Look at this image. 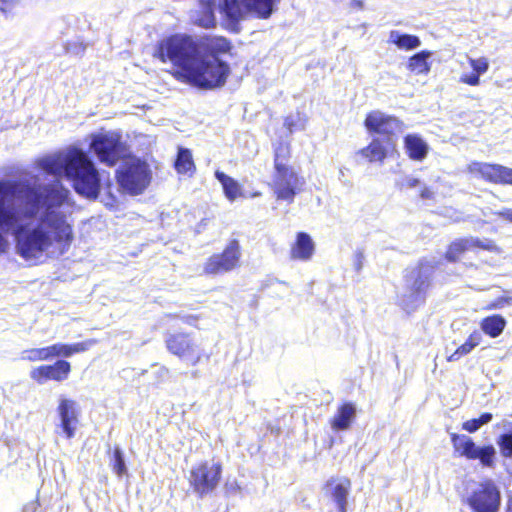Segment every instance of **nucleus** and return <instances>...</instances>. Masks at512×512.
Wrapping results in <instances>:
<instances>
[{
	"label": "nucleus",
	"instance_id": "obj_1",
	"mask_svg": "<svg viewBox=\"0 0 512 512\" xmlns=\"http://www.w3.org/2000/svg\"><path fill=\"white\" fill-rule=\"evenodd\" d=\"M68 195L59 180L51 184L0 181V254L8 247V233L25 260L39 259L55 243L69 247L73 230L61 209Z\"/></svg>",
	"mask_w": 512,
	"mask_h": 512
},
{
	"label": "nucleus",
	"instance_id": "obj_2",
	"mask_svg": "<svg viewBox=\"0 0 512 512\" xmlns=\"http://www.w3.org/2000/svg\"><path fill=\"white\" fill-rule=\"evenodd\" d=\"M154 56L162 62H171L177 68L176 79L199 89L211 90L222 87L230 74L229 65L219 57L178 53L173 51L172 44L164 41L159 42Z\"/></svg>",
	"mask_w": 512,
	"mask_h": 512
},
{
	"label": "nucleus",
	"instance_id": "obj_3",
	"mask_svg": "<svg viewBox=\"0 0 512 512\" xmlns=\"http://www.w3.org/2000/svg\"><path fill=\"white\" fill-rule=\"evenodd\" d=\"M38 166L54 176H65L73 183L75 191L87 198L96 199L101 188L98 169L87 152L77 147L49 155L38 160Z\"/></svg>",
	"mask_w": 512,
	"mask_h": 512
},
{
	"label": "nucleus",
	"instance_id": "obj_4",
	"mask_svg": "<svg viewBox=\"0 0 512 512\" xmlns=\"http://www.w3.org/2000/svg\"><path fill=\"white\" fill-rule=\"evenodd\" d=\"M433 272L432 264L420 262L405 276V290L401 296V305L407 312L414 311L424 303Z\"/></svg>",
	"mask_w": 512,
	"mask_h": 512
},
{
	"label": "nucleus",
	"instance_id": "obj_5",
	"mask_svg": "<svg viewBox=\"0 0 512 512\" xmlns=\"http://www.w3.org/2000/svg\"><path fill=\"white\" fill-rule=\"evenodd\" d=\"M163 41L172 44L173 51L191 53L194 56L219 57V54L228 52L231 47L230 42L223 37L196 38L175 34Z\"/></svg>",
	"mask_w": 512,
	"mask_h": 512
},
{
	"label": "nucleus",
	"instance_id": "obj_6",
	"mask_svg": "<svg viewBox=\"0 0 512 512\" xmlns=\"http://www.w3.org/2000/svg\"><path fill=\"white\" fill-rule=\"evenodd\" d=\"M280 0H219V8L230 24L236 25L250 12L260 19H268Z\"/></svg>",
	"mask_w": 512,
	"mask_h": 512
},
{
	"label": "nucleus",
	"instance_id": "obj_7",
	"mask_svg": "<svg viewBox=\"0 0 512 512\" xmlns=\"http://www.w3.org/2000/svg\"><path fill=\"white\" fill-rule=\"evenodd\" d=\"M116 177L125 192L138 195L149 185L151 172L145 162L137 158H130L116 171Z\"/></svg>",
	"mask_w": 512,
	"mask_h": 512
},
{
	"label": "nucleus",
	"instance_id": "obj_8",
	"mask_svg": "<svg viewBox=\"0 0 512 512\" xmlns=\"http://www.w3.org/2000/svg\"><path fill=\"white\" fill-rule=\"evenodd\" d=\"M89 147L98 160L107 166H114L124 157L126 150L121 141V135L116 132L91 135Z\"/></svg>",
	"mask_w": 512,
	"mask_h": 512
},
{
	"label": "nucleus",
	"instance_id": "obj_9",
	"mask_svg": "<svg viewBox=\"0 0 512 512\" xmlns=\"http://www.w3.org/2000/svg\"><path fill=\"white\" fill-rule=\"evenodd\" d=\"M221 474L222 466L220 463L204 461L191 469L189 482L194 492L200 497H204L216 489Z\"/></svg>",
	"mask_w": 512,
	"mask_h": 512
},
{
	"label": "nucleus",
	"instance_id": "obj_10",
	"mask_svg": "<svg viewBox=\"0 0 512 512\" xmlns=\"http://www.w3.org/2000/svg\"><path fill=\"white\" fill-rule=\"evenodd\" d=\"M167 350L188 362L192 366L197 365L205 356L204 350L200 345L187 333H169L165 337ZM208 359L209 356L206 355Z\"/></svg>",
	"mask_w": 512,
	"mask_h": 512
},
{
	"label": "nucleus",
	"instance_id": "obj_11",
	"mask_svg": "<svg viewBox=\"0 0 512 512\" xmlns=\"http://www.w3.org/2000/svg\"><path fill=\"white\" fill-rule=\"evenodd\" d=\"M451 442L456 452L469 460H479L482 466L493 468L496 449L492 445L478 446L467 435L452 434Z\"/></svg>",
	"mask_w": 512,
	"mask_h": 512
},
{
	"label": "nucleus",
	"instance_id": "obj_12",
	"mask_svg": "<svg viewBox=\"0 0 512 512\" xmlns=\"http://www.w3.org/2000/svg\"><path fill=\"white\" fill-rule=\"evenodd\" d=\"M242 256L241 246L237 239L228 242L222 253L213 254L204 265V272L208 275L228 273L239 266Z\"/></svg>",
	"mask_w": 512,
	"mask_h": 512
},
{
	"label": "nucleus",
	"instance_id": "obj_13",
	"mask_svg": "<svg viewBox=\"0 0 512 512\" xmlns=\"http://www.w3.org/2000/svg\"><path fill=\"white\" fill-rule=\"evenodd\" d=\"M469 504L475 512H498L501 504L500 490L491 480L481 482L469 497Z\"/></svg>",
	"mask_w": 512,
	"mask_h": 512
},
{
	"label": "nucleus",
	"instance_id": "obj_14",
	"mask_svg": "<svg viewBox=\"0 0 512 512\" xmlns=\"http://www.w3.org/2000/svg\"><path fill=\"white\" fill-rule=\"evenodd\" d=\"M364 124L369 132L380 134L381 137H392L395 141L397 135L405 129L404 123L398 118L379 110L370 112L366 116Z\"/></svg>",
	"mask_w": 512,
	"mask_h": 512
},
{
	"label": "nucleus",
	"instance_id": "obj_15",
	"mask_svg": "<svg viewBox=\"0 0 512 512\" xmlns=\"http://www.w3.org/2000/svg\"><path fill=\"white\" fill-rule=\"evenodd\" d=\"M299 186V177L292 167L274 168L272 187L278 200L292 203Z\"/></svg>",
	"mask_w": 512,
	"mask_h": 512
},
{
	"label": "nucleus",
	"instance_id": "obj_16",
	"mask_svg": "<svg viewBox=\"0 0 512 512\" xmlns=\"http://www.w3.org/2000/svg\"><path fill=\"white\" fill-rule=\"evenodd\" d=\"M468 171L494 184L512 185V168L500 164L472 162Z\"/></svg>",
	"mask_w": 512,
	"mask_h": 512
},
{
	"label": "nucleus",
	"instance_id": "obj_17",
	"mask_svg": "<svg viewBox=\"0 0 512 512\" xmlns=\"http://www.w3.org/2000/svg\"><path fill=\"white\" fill-rule=\"evenodd\" d=\"M71 372V365L66 360H57L52 365H41L30 371V378L38 384H44L49 380L62 382Z\"/></svg>",
	"mask_w": 512,
	"mask_h": 512
},
{
	"label": "nucleus",
	"instance_id": "obj_18",
	"mask_svg": "<svg viewBox=\"0 0 512 512\" xmlns=\"http://www.w3.org/2000/svg\"><path fill=\"white\" fill-rule=\"evenodd\" d=\"M475 248L487 251H498L496 244L492 240L469 237L459 239L451 243L446 252L445 258L449 262H455L465 251L473 250Z\"/></svg>",
	"mask_w": 512,
	"mask_h": 512
},
{
	"label": "nucleus",
	"instance_id": "obj_19",
	"mask_svg": "<svg viewBox=\"0 0 512 512\" xmlns=\"http://www.w3.org/2000/svg\"><path fill=\"white\" fill-rule=\"evenodd\" d=\"M395 147V140L392 137H375L371 143L361 149L359 154L366 158L369 162L382 163L388 153Z\"/></svg>",
	"mask_w": 512,
	"mask_h": 512
},
{
	"label": "nucleus",
	"instance_id": "obj_20",
	"mask_svg": "<svg viewBox=\"0 0 512 512\" xmlns=\"http://www.w3.org/2000/svg\"><path fill=\"white\" fill-rule=\"evenodd\" d=\"M75 401L61 397L59 399L58 414L60 417V427L68 439L74 437L77 415L75 409Z\"/></svg>",
	"mask_w": 512,
	"mask_h": 512
},
{
	"label": "nucleus",
	"instance_id": "obj_21",
	"mask_svg": "<svg viewBox=\"0 0 512 512\" xmlns=\"http://www.w3.org/2000/svg\"><path fill=\"white\" fill-rule=\"evenodd\" d=\"M315 252V243L306 232H299L291 247L290 255L294 260L309 261Z\"/></svg>",
	"mask_w": 512,
	"mask_h": 512
},
{
	"label": "nucleus",
	"instance_id": "obj_22",
	"mask_svg": "<svg viewBox=\"0 0 512 512\" xmlns=\"http://www.w3.org/2000/svg\"><path fill=\"white\" fill-rule=\"evenodd\" d=\"M355 416L356 406L351 402L344 403L338 408L334 417L330 421L332 429L335 431L347 430Z\"/></svg>",
	"mask_w": 512,
	"mask_h": 512
},
{
	"label": "nucleus",
	"instance_id": "obj_23",
	"mask_svg": "<svg viewBox=\"0 0 512 512\" xmlns=\"http://www.w3.org/2000/svg\"><path fill=\"white\" fill-rule=\"evenodd\" d=\"M404 148L408 156L414 161H422L429 150L428 144L417 134H408L404 138Z\"/></svg>",
	"mask_w": 512,
	"mask_h": 512
},
{
	"label": "nucleus",
	"instance_id": "obj_24",
	"mask_svg": "<svg viewBox=\"0 0 512 512\" xmlns=\"http://www.w3.org/2000/svg\"><path fill=\"white\" fill-rule=\"evenodd\" d=\"M468 62L473 72L470 74L463 73L459 81L470 86H478L480 84V76L485 74L489 69V61L486 57L477 59L469 57Z\"/></svg>",
	"mask_w": 512,
	"mask_h": 512
},
{
	"label": "nucleus",
	"instance_id": "obj_25",
	"mask_svg": "<svg viewBox=\"0 0 512 512\" xmlns=\"http://www.w3.org/2000/svg\"><path fill=\"white\" fill-rule=\"evenodd\" d=\"M94 344L93 340H88L84 342L74 343V344H65V343H55L50 345V353L51 359L56 357H71L74 354L82 353L87 351Z\"/></svg>",
	"mask_w": 512,
	"mask_h": 512
},
{
	"label": "nucleus",
	"instance_id": "obj_26",
	"mask_svg": "<svg viewBox=\"0 0 512 512\" xmlns=\"http://www.w3.org/2000/svg\"><path fill=\"white\" fill-rule=\"evenodd\" d=\"M215 0H199V11L193 17L194 22L204 28H211L215 25Z\"/></svg>",
	"mask_w": 512,
	"mask_h": 512
},
{
	"label": "nucleus",
	"instance_id": "obj_27",
	"mask_svg": "<svg viewBox=\"0 0 512 512\" xmlns=\"http://www.w3.org/2000/svg\"><path fill=\"white\" fill-rule=\"evenodd\" d=\"M387 42L394 44L400 50H413L421 45V40L416 35L402 33L399 30H392L389 33Z\"/></svg>",
	"mask_w": 512,
	"mask_h": 512
},
{
	"label": "nucleus",
	"instance_id": "obj_28",
	"mask_svg": "<svg viewBox=\"0 0 512 512\" xmlns=\"http://www.w3.org/2000/svg\"><path fill=\"white\" fill-rule=\"evenodd\" d=\"M506 319L499 314H494L483 318L480 322V328L486 335L496 338L502 334L506 327Z\"/></svg>",
	"mask_w": 512,
	"mask_h": 512
},
{
	"label": "nucleus",
	"instance_id": "obj_29",
	"mask_svg": "<svg viewBox=\"0 0 512 512\" xmlns=\"http://www.w3.org/2000/svg\"><path fill=\"white\" fill-rule=\"evenodd\" d=\"M482 341V333L478 330H474L467 340L459 346L454 353H452L447 360L449 362H456L461 357L469 354L475 347H477Z\"/></svg>",
	"mask_w": 512,
	"mask_h": 512
},
{
	"label": "nucleus",
	"instance_id": "obj_30",
	"mask_svg": "<svg viewBox=\"0 0 512 512\" xmlns=\"http://www.w3.org/2000/svg\"><path fill=\"white\" fill-rule=\"evenodd\" d=\"M215 177L221 183L224 194L229 201L232 202L241 196V186L235 179L219 170L215 172Z\"/></svg>",
	"mask_w": 512,
	"mask_h": 512
},
{
	"label": "nucleus",
	"instance_id": "obj_31",
	"mask_svg": "<svg viewBox=\"0 0 512 512\" xmlns=\"http://www.w3.org/2000/svg\"><path fill=\"white\" fill-rule=\"evenodd\" d=\"M431 56L429 51H421L410 57L408 68L417 74H426L430 71L428 59Z\"/></svg>",
	"mask_w": 512,
	"mask_h": 512
},
{
	"label": "nucleus",
	"instance_id": "obj_32",
	"mask_svg": "<svg viewBox=\"0 0 512 512\" xmlns=\"http://www.w3.org/2000/svg\"><path fill=\"white\" fill-rule=\"evenodd\" d=\"M350 488V481L345 480L336 484L332 490V497L337 504L339 512H346L347 495Z\"/></svg>",
	"mask_w": 512,
	"mask_h": 512
},
{
	"label": "nucleus",
	"instance_id": "obj_33",
	"mask_svg": "<svg viewBox=\"0 0 512 512\" xmlns=\"http://www.w3.org/2000/svg\"><path fill=\"white\" fill-rule=\"evenodd\" d=\"M21 359L27 360L30 362L50 361V360H52L51 353H50V346L26 349V350L22 351Z\"/></svg>",
	"mask_w": 512,
	"mask_h": 512
},
{
	"label": "nucleus",
	"instance_id": "obj_34",
	"mask_svg": "<svg viewBox=\"0 0 512 512\" xmlns=\"http://www.w3.org/2000/svg\"><path fill=\"white\" fill-rule=\"evenodd\" d=\"M175 168L178 173H188L194 168L192 155L186 148H179L177 158L175 161Z\"/></svg>",
	"mask_w": 512,
	"mask_h": 512
},
{
	"label": "nucleus",
	"instance_id": "obj_35",
	"mask_svg": "<svg viewBox=\"0 0 512 512\" xmlns=\"http://www.w3.org/2000/svg\"><path fill=\"white\" fill-rule=\"evenodd\" d=\"M290 149L288 144L280 143L274 151V168L288 166Z\"/></svg>",
	"mask_w": 512,
	"mask_h": 512
},
{
	"label": "nucleus",
	"instance_id": "obj_36",
	"mask_svg": "<svg viewBox=\"0 0 512 512\" xmlns=\"http://www.w3.org/2000/svg\"><path fill=\"white\" fill-rule=\"evenodd\" d=\"M493 419V415L491 413H483L479 418L471 419L463 423L462 428L469 432L474 433L481 426L488 424Z\"/></svg>",
	"mask_w": 512,
	"mask_h": 512
},
{
	"label": "nucleus",
	"instance_id": "obj_37",
	"mask_svg": "<svg viewBox=\"0 0 512 512\" xmlns=\"http://www.w3.org/2000/svg\"><path fill=\"white\" fill-rule=\"evenodd\" d=\"M284 126L290 133H293L294 131H301L305 129L306 119L300 113L289 115L285 118Z\"/></svg>",
	"mask_w": 512,
	"mask_h": 512
},
{
	"label": "nucleus",
	"instance_id": "obj_38",
	"mask_svg": "<svg viewBox=\"0 0 512 512\" xmlns=\"http://www.w3.org/2000/svg\"><path fill=\"white\" fill-rule=\"evenodd\" d=\"M112 469L118 475L122 476L127 472L123 453L119 447H116L113 452Z\"/></svg>",
	"mask_w": 512,
	"mask_h": 512
},
{
	"label": "nucleus",
	"instance_id": "obj_39",
	"mask_svg": "<svg viewBox=\"0 0 512 512\" xmlns=\"http://www.w3.org/2000/svg\"><path fill=\"white\" fill-rule=\"evenodd\" d=\"M501 454L506 457H512V433H504L500 435L497 441Z\"/></svg>",
	"mask_w": 512,
	"mask_h": 512
},
{
	"label": "nucleus",
	"instance_id": "obj_40",
	"mask_svg": "<svg viewBox=\"0 0 512 512\" xmlns=\"http://www.w3.org/2000/svg\"><path fill=\"white\" fill-rule=\"evenodd\" d=\"M511 305H512V297L502 296V297L495 299L490 304H488L486 306V309L487 310H497V309H502L505 306H511Z\"/></svg>",
	"mask_w": 512,
	"mask_h": 512
},
{
	"label": "nucleus",
	"instance_id": "obj_41",
	"mask_svg": "<svg viewBox=\"0 0 512 512\" xmlns=\"http://www.w3.org/2000/svg\"><path fill=\"white\" fill-rule=\"evenodd\" d=\"M364 260H365L364 252L360 249L356 250L354 253V257H353V265H354V269L357 272H360L361 269L363 268Z\"/></svg>",
	"mask_w": 512,
	"mask_h": 512
},
{
	"label": "nucleus",
	"instance_id": "obj_42",
	"mask_svg": "<svg viewBox=\"0 0 512 512\" xmlns=\"http://www.w3.org/2000/svg\"><path fill=\"white\" fill-rule=\"evenodd\" d=\"M85 49V47L80 43V44H77V43H68L66 45V51L68 53H73V54H80L81 52H83Z\"/></svg>",
	"mask_w": 512,
	"mask_h": 512
},
{
	"label": "nucleus",
	"instance_id": "obj_43",
	"mask_svg": "<svg viewBox=\"0 0 512 512\" xmlns=\"http://www.w3.org/2000/svg\"><path fill=\"white\" fill-rule=\"evenodd\" d=\"M420 198L423 200H432L434 199V192L426 185H422L420 187Z\"/></svg>",
	"mask_w": 512,
	"mask_h": 512
},
{
	"label": "nucleus",
	"instance_id": "obj_44",
	"mask_svg": "<svg viewBox=\"0 0 512 512\" xmlns=\"http://www.w3.org/2000/svg\"><path fill=\"white\" fill-rule=\"evenodd\" d=\"M406 185H407V187H409L411 189L418 188V187L420 188L422 186L420 180L417 178H414V177H407Z\"/></svg>",
	"mask_w": 512,
	"mask_h": 512
},
{
	"label": "nucleus",
	"instance_id": "obj_45",
	"mask_svg": "<svg viewBox=\"0 0 512 512\" xmlns=\"http://www.w3.org/2000/svg\"><path fill=\"white\" fill-rule=\"evenodd\" d=\"M499 216L510 221L512 223V209L505 208L498 213Z\"/></svg>",
	"mask_w": 512,
	"mask_h": 512
},
{
	"label": "nucleus",
	"instance_id": "obj_46",
	"mask_svg": "<svg viewBox=\"0 0 512 512\" xmlns=\"http://www.w3.org/2000/svg\"><path fill=\"white\" fill-rule=\"evenodd\" d=\"M506 512H512V499H510L507 503V510Z\"/></svg>",
	"mask_w": 512,
	"mask_h": 512
},
{
	"label": "nucleus",
	"instance_id": "obj_47",
	"mask_svg": "<svg viewBox=\"0 0 512 512\" xmlns=\"http://www.w3.org/2000/svg\"><path fill=\"white\" fill-rule=\"evenodd\" d=\"M339 173H340V178H341L342 176H344V171H343V169H340Z\"/></svg>",
	"mask_w": 512,
	"mask_h": 512
},
{
	"label": "nucleus",
	"instance_id": "obj_48",
	"mask_svg": "<svg viewBox=\"0 0 512 512\" xmlns=\"http://www.w3.org/2000/svg\"><path fill=\"white\" fill-rule=\"evenodd\" d=\"M1 11L5 12L6 11V8L3 6V7H0Z\"/></svg>",
	"mask_w": 512,
	"mask_h": 512
},
{
	"label": "nucleus",
	"instance_id": "obj_49",
	"mask_svg": "<svg viewBox=\"0 0 512 512\" xmlns=\"http://www.w3.org/2000/svg\"><path fill=\"white\" fill-rule=\"evenodd\" d=\"M1 2H2L3 4H6V3L8 2V0H1Z\"/></svg>",
	"mask_w": 512,
	"mask_h": 512
}]
</instances>
